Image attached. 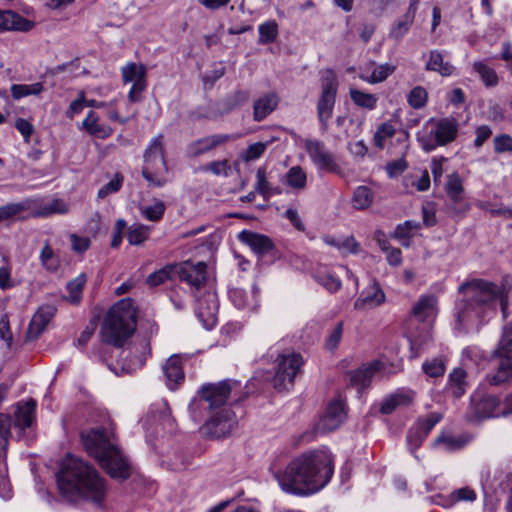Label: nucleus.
<instances>
[{"instance_id": "1", "label": "nucleus", "mask_w": 512, "mask_h": 512, "mask_svg": "<svg viewBox=\"0 0 512 512\" xmlns=\"http://www.w3.org/2000/svg\"><path fill=\"white\" fill-rule=\"evenodd\" d=\"M332 475L331 454L325 450H315L294 458L274 477L285 493L306 496L324 488Z\"/></svg>"}, {"instance_id": "2", "label": "nucleus", "mask_w": 512, "mask_h": 512, "mask_svg": "<svg viewBox=\"0 0 512 512\" xmlns=\"http://www.w3.org/2000/svg\"><path fill=\"white\" fill-rule=\"evenodd\" d=\"M462 298L456 304L457 320L460 325L473 324L490 318L497 312L499 305L504 317L508 307L509 289L483 279H472L458 288Z\"/></svg>"}, {"instance_id": "3", "label": "nucleus", "mask_w": 512, "mask_h": 512, "mask_svg": "<svg viewBox=\"0 0 512 512\" xmlns=\"http://www.w3.org/2000/svg\"><path fill=\"white\" fill-rule=\"evenodd\" d=\"M60 493L69 501L85 499L101 505L106 486L97 470L82 459L67 455L57 476Z\"/></svg>"}, {"instance_id": "4", "label": "nucleus", "mask_w": 512, "mask_h": 512, "mask_svg": "<svg viewBox=\"0 0 512 512\" xmlns=\"http://www.w3.org/2000/svg\"><path fill=\"white\" fill-rule=\"evenodd\" d=\"M81 439L87 453L99 462L110 477L124 480L130 476L128 459L112 433L92 429L82 432Z\"/></svg>"}, {"instance_id": "5", "label": "nucleus", "mask_w": 512, "mask_h": 512, "mask_svg": "<svg viewBox=\"0 0 512 512\" xmlns=\"http://www.w3.org/2000/svg\"><path fill=\"white\" fill-rule=\"evenodd\" d=\"M137 309L133 300L124 298L116 302L106 313L101 335L104 342L122 347L136 329Z\"/></svg>"}, {"instance_id": "6", "label": "nucleus", "mask_w": 512, "mask_h": 512, "mask_svg": "<svg viewBox=\"0 0 512 512\" xmlns=\"http://www.w3.org/2000/svg\"><path fill=\"white\" fill-rule=\"evenodd\" d=\"M142 176L150 188H160L167 183L168 166L165 159L163 134L153 137L144 151Z\"/></svg>"}, {"instance_id": "7", "label": "nucleus", "mask_w": 512, "mask_h": 512, "mask_svg": "<svg viewBox=\"0 0 512 512\" xmlns=\"http://www.w3.org/2000/svg\"><path fill=\"white\" fill-rule=\"evenodd\" d=\"M321 93L317 101V117L321 130L326 132L335 107L338 79L332 69L320 72Z\"/></svg>"}, {"instance_id": "8", "label": "nucleus", "mask_w": 512, "mask_h": 512, "mask_svg": "<svg viewBox=\"0 0 512 512\" xmlns=\"http://www.w3.org/2000/svg\"><path fill=\"white\" fill-rule=\"evenodd\" d=\"M459 123L455 118L447 117L433 121L428 132L418 134L417 140L426 152L435 150L455 140Z\"/></svg>"}, {"instance_id": "9", "label": "nucleus", "mask_w": 512, "mask_h": 512, "mask_svg": "<svg viewBox=\"0 0 512 512\" xmlns=\"http://www.w3.org/2000/svg\"><path fill=\"white\" fill-rule=\"evenodd\" d=\"M239 388V381L226 379L218 383L203 385L199 391V396L208 404L210 410L219 411L223 408H227L226 404L232 394Z\"/></svg>"}, {"instance_id": "10", "label": "nucleus", "mask_w": 512, "mask_h": 512, "mask_svg": "<svg viewBox=\"0 0 512 512\" xmlns=\"http://www.w3.org/2000/svg\"><path fill=\"white\" fill-rule=\"evenodd\" d=\"M303 365L299 353L291 352L279 355L276 359V371L273 377V387L278 391L288 390L293 385L296 375Z\"/></svg>"}, {"instance_id": "11", "label": "nucleus", "mask_w": 512, "mask_h": 512, "mask_svg": "<svg viewBox=\"0 0 512 512\" xmlns=\"http://www.w3.org/2000/svg\"><path fill=\"white\" fill-rule=\"evenodd\" d=\"M122 80L125 84L132 83L128 99L135 103L141 100V95L147 88V68L141 63L128 62L121 68Z\"/></svg>"}, {"instance_id": "12", "label": "nucleus", "mask_w": 512, "mask_h": 512, "mask_svg": "<svg viewBox=\"0 0 512 512\" xmlns=\"http://www.w3.org/2000/svg\"><path fill=\"white\" fill-rule=\"evenodd\" d=\"M497 354L501 358L498 370L491 378L494 385L507 381L512 375V326L504 327L502 338L499 342Z\"/></svg>"}, {"instance_id": "13", "label": "nucleus", "mask_w": 512, "mask_h": 512, "mask_svg": "<svg viewBox=\"0 0 512 512\" xmlns=\"http://www.w3.org/2000/svg\"><path fill=\"white\" fill-rule=\"evenodd\" d=\"M502 404L493 395H473L471 397L470 412L467 415L469 421H477L491 417L503 416Z\"/></svg>"}, {"instance_id": "14", "label": "nucleus", "mask_w": 512, "mask_h": 512, "mask_svg": "<svg viewBox=\"0 0 512 512\" xmlns=\"http://www.w3.org/2000/svg\"><path fill=\"white\" fill-rule=\"evenodd\" d=\"M303 143L304 149L319 171L331 173L338 171L339 167L335 162L333 154L326 148L322 141L307 138Z\"/></svg>"}, {"instance_id": "15", "label": "nucleus", "mask_w": 512, "mask_h": 512, "mask_svg": "<svg viewBox=\"0 0 512 512\" xmlns=\"http://www.w3.org/2000/svg\"><path fill=\"white\" fill-rule=\"evenodd\" d=\"M236 425L234 412L229 408L214 411L210 419L202 427L203 433L221 438L229 435Z\"/></svg>"}, {"instance_id": "16", "label": "nucleus", "mask_w": 512, "mask_h": 512, "mask_svg": "<svg viewBox=\"0 0 512 512\" xmlns=\"http://www.w3.org/2000/svg\"><path fill=\"white\" fill-rule=\"evenodd\" d=\"M196 315L206 329H212L217 322L219 308L216 293L211 289L204 290L203 294L195 293Z\"/></svg>"}, {"instance_id": "17", "label": "nucleus", "mask_w": 512, "mask_h": 512, "mask_svg": "<svg viewBox=\"0 0 512 512\" xmlns=\"http://www.w3.org/2000/svg\"><path fill=\"white\" fill-rule=\"evenodd\" d=\"M238 138L235 134H213L199 138L191 142L186 147V154L190 158H197L202 154L208 153L227 142Z\"/></svg>"}, {"instance_id": "18", "label": "nucleus", "mask_w": 512, "mask_h": 512, "mask_svg": "<svg viewBox=\"0 0 512 512\" xmlns=\"http://www.w3.org/2000/svg\"><path fill=\"white\" fill-rule=\"evenodd\" d=\"M179 277L187 282L196 292L205 287L207 281V265L204 262L186 261L178 269Z\"/></svg>"}, {"instance_id": "19", "label": "nucleus", "mask_w": 512, "mask_h": 512, "mask_svg": "<svg viewBox=\"0 0 512 512\" xmlns=\"http://www.w3.org/2000/svg\"><path fill=\"white\" fill-rule=\"evenodd\" d=\"M346 419V410L340 400L329 403L325 414L316 424V429L322 433L333 431L340 427Z\"/></svg>"}, {"instance_id": "20", "label": "nucleus", "mask_w": 512, "mask_h": 512, "mask_svg": "<svg viewBox=\"0 0 512 512\" xmlns=\"http://www.w3.org/2000/svg\"><path fill=\"white\" fill-rule=\"evenodd\" d=\"M24 201H30L31 206L28 211L31 212L32 217L47 218L54 214H66L69 212L68 204L62 199H51L42 201L39 199L26 198Z\"/></svg>"}, {"instance_id": "21", "label": "nucleus", "mask_w": 512, "mask_h": 512, "mask_svg": "<svg viewBox=\"0 0 512 512\" xmlns=\"http://www.w3.org/2000/svg\"><path fill=\"white\" fill-rule=\"evenodd\" d=\"M383 369L384 363L379 360L364 364L358 369L348 372L347 378L349 384L359 390L363 389L371 383L372 378L377 373H382Z\"/></svg>"}, {"instance_id": "22", "label": "nucleus", "mask_w": 512, "mask_h": 512, "mask_svg": "<svg viewBox=\"0 0 512 512\" xmlns=\"http://www.w3.org/2000/svg\"><path fill=\"white\" fill-rule=\"evenodd\" d=\"M386 300L384 291L377 282L367 286L354 302V309L365 311L375 309L382 305Z\"/></svg>"}, {"instance_id": "23", "label": "nucleus", "mask_w": 512, "mask_h": 512, "mask_svg": "<svg viewBox=\"0 0 512 512\" xmlns=\"http://www.w3.org/2000/svg\"><path fill=\"white\" fill-rule=\"evenodd\" d=\"M441 419L442 415L436 412L430 413L425 418L419 419L415 426L410 429L407 436L409 445L419 447L423 440L428 436L429 432Z\"/></svg>"}, {"instance_id": "24", "label": "nucleus", "mask_w": 512, "mask_h": 512, "mask_svg": "<svg viewBox=\"0 0 512 512\" xmlns=\"http://www.w3.org/2000/svg\"><path fill=\"white\" fill-rule=\"evenodd\" d=\"M259 289L253 286L250 291L242 288H231L229 299L240 310L255 311L259 307Z\"/></svg>"}, {"instance_id": "25", "label": "nucleus", "mask_w": 512, "mask_h": 512, "mask_svg": "<svg viewBox=\"0 0 512 512\" xmlns=\"http://www.w3.org/2000/svg\"><path fill=\"white\" fill-rule=\"evenodd\" d=\"M35 23L21 16L12 10H0V32L18 31L28 32L32 30Z\"/></svg>"}, {"instance_id": "26", "label": "nucleus", "mask_w": 512, "mask_h": 512, "mask_svg": "<svg viewBox=\"0 0 512 512\" xmlns=\"http://www.w3.org/2000/svg\"><path fill=\"white\" fill-rule=\"evenodd\" d=\"M56 313V308L53 305L41 306L33 315L28 327V335L37 338L46 328L50 320Z\"/></svg>"}, {"instance_id": "27", "label": "nucleus", "mask_w": 512, "mask_h": 512, "mask_svg": "<svg viewBox=\"0 0 512 512\" xmlns=\"http://www.w3.org/2000/svg\"><path fill=\"white\" fill-rule=\"evenodd\" d=\"M238 239L259 255H265L273 248L269 237L251 231L243 230L239 233Z\"/></svg>"}, {"instance_id": "28", "label": "nucleus", "mask_w": 512, "mask_h": 512, "mask_svg": "<svg viewBox=\"0 0 512 512\" xmlns=\"http://www.w3.org/2000/svg\"><path fill=\"white\" fill-rule=\"evenodd\" d=\"M35 409L36 401L34 399L18 402L14 412V425L20 429L29 428L34 421Z\"/></svg>"}, {"instance_id": "29", "label": "nucleus", "mask_w": 512, "mask_h": 512, "mask_svg": "<svg viewBox=\"0 0 512 512\" xmlns=\"http://www.w3.org/2000/svg\"><path fill=\"white\" fill-rule=\"evenodd\" d=\"M164 374L166 377V385L169 389L174 390L176 386L184 380V372L180 355H172L164 365Z\"/></svg>"}, {"instance_id": "30", "label": "nucleus", "mask_w": 512, "mask_h": 512, "mask_svg": "<svg viewBox=\"0 0 512 512\" xmlns=\"http://www.w3.org/2000/svg\"><path fill=\"white\" fill-rule=\"evenodd\" d=\"M279 103V97L275 92H269L258 98L253 105V118L255 121L264 120L272 113Z\"/></svg>"}, {"instance_id": "31", "label": "nucleus", "mask_w": 512, "mask_h": 512, "mask_svg": "<svg viewBox=\"0 0 512 512\" xmlns=\"http://www.w3.org/2000/svg\"><path fill=\"white\" fill-rule=\"evenodd\" d=\"M437 313V298L434 295H422L412 308V315L418 321H425Z\"/></svg>"}, {"instance_id": "32", "label": "nucleus", "mask_w": 512, "mask_h": 512, "mask_svg": "<svg viewBox=\"0 0 512 512\" xmlns=\"http://www.w3.org/2000/svg\"><path fill=\"white\" fill-rule=\"evenodd\" d=\"M82 128L87 131L90 135L98 138L109 137L113 129L105 124L99 122V117L94 111H89L82 122Z\"/></svg>"}, {"instance_id": "33", "label": "nucleus", "mask_w": 512, "mask_h": 512, "mask_svg": "<svg viewBox=\"0 0 512 512\" xmlns=\"http://www.w3.org/2000/svg\"><path fill=\"white\" fill-rule=\"evenodd\" d=\"M141 424L146 430H149L150 427L155 424L154 431L155 433H158V426H162L163 429H171L173 426V419L171 418L168 409L163 405L158 414L152 410L145 419L141 420Z\"/></svg>"}, {"instance_id": "34", "label": "nucleus", "mask_w": 512, "mask_h": 512, "mask_svg": "<svg viewBox=\"0 0 512 512\" xmlns=\"http://www.w3.org/2000/svg\"><path fill=\"white\" fill-rule=\"evenodd\" d=\"M413 400L411 391H397L396 393L385 398L381 404L380 411L383 414L392 413L397 407L407 406Z\"/></svg>"}, {"instance_id": "35", "label": "nucleus", "mask_w": 512, "mask_h": 512, "mask_svg": "<svg viewBox=\"0 0 512 512\" xmlns=\"http://www.w3.org/2000/svg\"><path fill=\"white\" fill-rule=\"evenodd\" d=\"M426 69L438 72L442 76H450L455 70L454 66L449 61H446L444 55L438 50L430 52Z\"/></svg>"}, {"instance_id": "36", "label": "nucleus", "mask_w": 512, "mask_h": 512, "mask_svg": "<svg viewBox=\"0 0 512 512\" xmlns=\"http://www.w3.org/2000/svg\"><path fill=\"white\" fill-rule=\"evenodd\" d=\"M396 66L390 63L377 65L373 68L371 75L360 74L359 78L369 84H377L384 82L391 74L394 73Z\"/></svg>"}, {"instance_id": "37", "label": "nucleus", "mask_w": 512, "mask_h": 512, "mask_svg": "<svg viewBox=\"0 0 512 512\" xmlns=\"http://www.w3.org/2000/svg\"><path fill=\"white\" fill-rule=\"evenodd\" d=\"M349 96L356 106L366 110L375 109L378 101L376 95L366 93L354 87L349 89Z\"/></svg>"}, {"instance_id": "38", "label": "nucleus", "mask_w": 512, "mask_h": 512, "mask_svg": "<svg viewBox=\"0 0 512 512\" xmlns=\"http://www.w3.org/2000/svg\"><path fill=\"white\" fill-rule=\"evenodd\" d=\"M416 11L408 9L405 15L399 19L391 28L389 36L396 41L401 40L408 32L415 18Z\"/></svg>"}, {"instance_id": "39", "label": "nucleus", "mask_w": 512, "mask_h": 512, "mask_svg": "<svg viewBox=\"0 0 512 512\" xmlns=\"http://www.w3.org/2000/svg\"><path fill=\"white\" fill-rule=\"evenodd\" d=\"M31 203L30 201L22 200L0 206V223L12 220L22 212L28 211Z\"/></svg>"}, {"instance_id": "40", "label": "nucleus", "mask_w": 512, "mask_h": 512, "mask_svg": "<svg viewBox=\"0 0 512 512\" xmlns=\"http://www.w3.org/2000/svg\"><path fill=\"white\" fill-rule=\"evenodd\" d=\"M166 206L161 200H154L149 205H142L139 207L140 214L148 221L157 222L162 219Z\"/></svg>"}, {"instance_id": "41", "label": "nucleus", "mask_w": 512, "mask_h": 512, "mask_svg": "<svg viewBox=\"0 0 512 512\" xmlns=\"http://www.w3.org/2000/svg\"><path fill=\"white\" fill-rule=\"evenodd\" d=\"M43 90L44 87L41 82H35L33 84H13L11 86V94L15 100H20L30 95H39Z\"/></svg>"}, {"instance_id": "42", "label": "nucleus", "mask_w": 512, "mask_h": 512, "mask_svg": "<svg viewBox=\"0 0 512 512\" xmlns=\"http://www.w3.org/2000/svg\"><path fill=\"white\" fill-rule=\"evenodd\" d=\"M466 373L461 368L454 369L449 376V389L455 397H461L465 393Z\"/></svg>"}, {"instance_id": "43", "label": "nucleus", "mask_w": 512, "mask_h": 512, "mask_svg": "<svg viewBox=\"0 0 512 512\" xmlns=\"http://www.w3.org/2000/svg\"><path fill=\"white\" fill-rule=\"evenodd\" d=\"M287 184L294 189H304L307 183L305 171L300 166L291 167L286 174Z\"/></svg>"}, {"instance_id": "44", "label": "nucleus", "mask_w": 512, "mask_h": 512, "mask_svg": "<svg viewBox=\"0 0 512 512\" xmlns=\"http://www.w3.org/2000/svg\"><path fill=\"white\" fill-rule=\"evenodd\" d=\"M373 201V194L370 188L366 186H359L353 193V206L356 209L362 210L368 208Z\"/></svg>"}, {"instance_id": "45", "label": "nucleus", "mask_w": 512, "mask_h": 512, "mask_svg": "<svg viewBox=\"0 0 512 512\" xmlns=\"http://www.w3.org/2000/svg\"><path fill=\"white\" fill-rule=\"evenodd\" d=\"M149 233V226L133 224L128 228L127 240L131 245H140L148 239Z\"/></svg>"}, {"instance_id": "46", "label": "nucleus", "mask_w": 512, "mask_h": 512, "mask_svg": "<svg viewBox=\"0 0 512 512\" xmlns=\"http://www.w3.org/2000/svg\"><path fill=\"white\" fill-rule=\"evenodd\" d=\"M448 197L454 201L459 202L463 192V185L460 176L457 173H453L448 176V180L445 186Z\"/></svg>"}, {"instance_id": "47", "label": "nucleus", "mask_w": 512, "mask_h": 512, "mask_svg": "<svg viewBox=\"0 0 512 512\" xmlns=\"http://www.w3.org/2000/svg\"><path fill=\"white\" fill-rule=\"evenodd\" d=\"M175 269H177V265L168 264L161 269L151 273L146 279L147 285L150 287H156L163 284L168 279H170V276Z\"/></svg>"}, {"instance_id": "48", "label": "nucleus", "mask_w": 512, "mask_h": 512, "mask_svg": "<svg viewBox=\"0 0 512 512\" xmlns=\"http://www.w3.org/2000/svg\"><path fill=\"white\" fill-rule=\"evenodd\" d=\"M86 281L87 277L82 273L67 284V290L69 292L68 300L71 303H78L80 301Z\"/></svg>"}, {"instance_id": "49", "label": "nucleus", "mask_w": 512, "mask_h": 512, "mask_svg": "<svg viewBox=\"0 0 512 512\" xmlns=\"http://www.w3.org/2000/svg\"><path fill=\"white\" fill-rule=\"evenodd\" d=\"M259 43L268 44L275 41L278 34V25L274 20L266 21L259 26Z\"/></svg>"}, {"instance_id": "50", "label": "nucleus", "mask_w": 512, "mask_h": 512, "mask_svg": "<svg viewBox=\"0 0 512 512\" xmlns=\"http://www.w3.org/2000/svg\"><path fill=\"white\" fill-rule=\"evenodd\" d=\"M256 185L255 190L260 193L264 198H269L274 194H277L279 191L272 188L269 182L266 179L265 170L259 168L256 173Z\"/></svg>"}, {"instance_id": "51", "label": "nucleus", "mask_w": 512, "mask_h": 512, "mask_svg": "<svg viewBox=\"0 0 512 512\" xmlns=\"http://www.w3.org/2000/svg\"><path fill=\"white\" fill-rule=\"evenodd\" d=\"M476 499V493L469 487H462L454 490L448 497L444 506H452L459 501H474Z\"/></svg>"}, {"instance_id": "52", "label": "nucleus", "mask_w": 512, "mask_h": 512, "mask_svg": "<svg viewBox=\"0 0 512 512\" xmlns=\"http://www.w3.org/2000/svg\"><path fill=\"white\" fill-rule=\"evenodd\" d=\"M423 371L430 377H440L444 374L446 369L445 361L442 358H433L425 361L422 365Z\"/></svg>"}, {"instance_id": "53", "label": "nucleus", "mask_w": 512, "mask_h": 512, "mask_svg": "<svg viewBox=\"0 0 512 512\" xmlns=\"http://www.w3.org/2000/svg\"><path fill=\"white\" fill-rule=\"evenodd\" d=\"M473 68L487 86H494L498 83V77L495 71L485 63L475 62Z\"/></svg>"}, {"instance_id": "54", "label": "nucleus", "mask_w": 512, "mask_h": 512, "mask_svg": "<svg viewBox=\"0 0 512 512\" xmlns=\"http://www.w3.org/2000/svg\"><path fill=\"white\" fill-rule=\"evenodd\" d=\"M315 279L319 284L326 288L329 292H336L341 288V281L330 272L318 273Z\"/></svg>"}, {"instance_id": "55", "label": "nucleus", "mask_w": 512, "mask_h": 512, "mask_svg": "<svg viewBox=\"0 0 512 512\" xmlns=\"http://www.w3.org/2000/svg\"><path fill=\"white\" fill-rule=\"evenodd\" d=\"M394 134H395V128L391 123H389V122L382 123L377 128V130L374 134L375 145L378 148H383L385 141L389 138H392L394 136Z\"/></svg>"}, {"instance_id": "56", "label": "nucleus", "mask_w": 512, "mask_h": 512, "mask_svg": "<svg viewBox=\"0 0 512 512\" xmlns=\"http://www.w3.org/2000/svg\"><path fill=\"white\" fill-rule=\"evenodd\" d=\"M204 172H210L215 176L228 177L231 172L230 164L227 160H218L207 163L202 167Z\"/></svg>"}, {"instance_id": "57", "label": "nucleus", "mask_w": 512, "mask_h": 512, "mask_svg": "<svg viewBox=\"0 0 512 512\" xmlns=\"http://www.w3.org/2000/svg\"><path fill=\"white\" fill-rule=\"evenodd\" d=\"M124 178L120 173L114 174L113 178L98 190V197L103 199L112 193L118 192L123 184Z\"/></svg>"}, {"instance_id": "58", "label": "nucleus", "mask_w": 512, "mask_h": 512, "mask_svg": "<svg viewBox=\"0 0 512 512\" xmlns=\"http://www.w3.org/2000/svg\"><path fill=\"white\" fill-rule=\"evenodd\" d=\"M11 417L0 413V452L5 451L8 446L11 428Z\"/></svg>"}, {"instance_id": "59", "label": "nucleus", "mask_w": 512, "mask_h": 512, "mask_svg": "<svg viewBox=\"0 0 512 512\" xmlns=\"http://www.w3.org/2000/svg\"><path fill=\"white\" fill-rule=\"evenodd\" d=\"M427 92L423 87L413 88L408 95V103L411 107L419 109L426 104Z\"/></svg>"}, {"instance_id": "60", "label": "nucleus", "mask_w": 512, "mask_h": 512, "mask_svg": "<svg viewBox=\"0 0 512 512\" xmlns=\"http://www.w3.org/2000/svg\"><path fill=\"white\" fill-rule=\"evenodd\" d=\"M40 260L42 265L50 270L55 271L58 268V260L54 256L53 249L48 245L45 244L41 250L40 253Z\"/></svg>"}, {"instance_id": "61", "label": "nucleus", "mask_w": 512, "mask_h": 512, "mask_svg": "<svg viewBox=\"0 0 512 512\" xmlns=\"http://www.w3.org/2000/svg\"><path fill=\"white\" fill-rule=\"evenodd\" d=\"M266 150V144L262 142H256L252 145H250L242 154L241 158L245 162H251L259 157L262 156V154Z\"/></svg>"}, {"instance_id": "62", "label": "nucleus", "mask_w": 512, "mask_h": 512, "mask_svg": "<svg viewBox=\"0 0 512 512\" xmlns=\"http://www.w3.org/2000/svg\"><path fill=\"white\" fill-rule=\"evenodd\" d=\"M477 207L483 211L489 212L492 216H503L504 218H512V209L506 207L495 208L490 202L479 201Z\"/></svg>"}, {"instance_id": "63", "label": "nucleus", "mask_w": 512, "mask_h": 512, "mask_svg": "<svg viewBox=\"0 0 512 512\" xmlns=\"http://www.w3.org/2000/svg\"><path fill=\"white\" fill-rule=\"evenodd\" d=\"M493 143L495 153L512 152V137L508 134L497 135Z\"/></svg>"}, {"instance_id": "64", "label": "nucleus", "mask_w": 512, "mask_h": 512, "mask_svg": "<svg viewBox=\"0 0 512 512\" xmlns=\"http://www.w3.org/2000/svg\"><path fill=\"white\" fill-rule=\"evenodd\" d=\"M339 251L343 254H356L359 251V244L353 236L341 238Z\"/></svg>"}]
</instances>
